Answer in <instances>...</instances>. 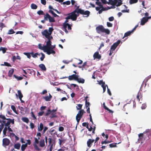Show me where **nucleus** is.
<instances>
[{"label": "nucleus", "mask_w": 151, "mask_h": 151, "mask_svg": "<svg viewBox=\"0 0 151 151\" xmlns=\"http://www.w3.org/2000/svg\"><path fill=\"white\" fill-rule=\"evenodd\" d=\"M7 50V49L5 47H1L0 48V50L2 51L3 53H5Z\"/></svg>", "instance_id": "obj_37"}, {"label": "nucleus", "mask_w": 151, "mask_h": 151, "mask_svg": "<svg viewBox=\"0 0 151 151\" xmlns=\"http://www.w3.org/2000/svg\"><path fill=\"white\" fill-rule=\"evenodd\" d=\"M94 141V139H89L87 141V146L89 147H91L92 145V144Z\"/></svg>", "instance_id": "obj_20"}, {"label": "nucleus", "mask_w": 151, "mask_h": 151, "mask_svg": "<svg viewBox=\"0 0 151 151\" xmlns=\"http://www.w3.org/2000/svg\"><path fill=\"white\" fill-rule=\"evenodd\" d=\"M138 25H136L135 27L131 31H129L125 33L124 37L123 38H124L125 37H127L129 35L132 33H133L134 31L136 29L137 27H138Z\"/></svg>", "instance_id": "obj_15"}, {"label": "nucleus", "mask_w": 151, "mask_h": 151, "mask_svg": "<svg viewBox=\"0 0 151 151\" xmlns=\"http://www.w3.org/2000/svg\"><path fill=\"white\" fill-rule=\"evenodd\" d=\"M52 97V96L50 93H49V96H43L42 99H44L46 101H50Z\"/></svg>", "instance_id": "obj_19"}, {"label": "nucleus", "mask_w": 151, "mask_h": 151, "mask_svg": "<svg viewBox=\"0 0 151 151\" xmlns=\"http://www.w3.org/2000/svg\"><path fill=\"white\" fill-rule=\"evenodd\" d=\"M15 33V32L12 29H10L8 33H7V34L10 35L13 34Z\"/></svg>", "instance_id": "obj_44"}, {"label": "nucleus", "mask_w": 151, "mask_h": 151, "mask_svg": "<svg viewBox=\"0 0 151 151\" xmlns=\"http://www.w3.org/2000/svg\"><path fill=\"white\" fill-rule=\"evenodd\" d=\"M121 41L120 40H118L117 42L114 43L111 47L110 50L111 51H113L116 48L118 45L120 43Z\"/></svg>", "instance_id": "obj_12"}, {"label": "nucleus", "mask_w": 151, "mask_h": 151, "mask_svg": "<svg viewBox=\"0 0 151 151\" xmlns=\"http://www.w3.org/2000/svg\"><path fill=\"white\" fill-rule=\"evenodd\" d=\"M48 140L49 141V145L52 144V139L51 137H50L48 139Z\"/></svg>", "instance_id": "obj_52"}, {"label": "nucleus", "mask_w": 151, "mask_h": 151, "mask_svg": "<svg viewBox=\"0 0 151 151\" xmlns=\"http://www.w3.org/2000/svg\"><path fill=\"white\" fill-rule=\"evenodd\" d=\"M106 86L107 87H107H108V86L107 85H106V84H105V85H101V87H102V88H103V93L104 92L106 91Z\"/></svg>", "instance_id": "obj_41"}, {"label": "nucleus", "mask_w": 151, "mask_h": 151, "mask_svg": "<svg viewBox=\"0 0 151 151\" xmlns=\"http://www.w3.org/2000/svg\"><path fill=\"white\" fill-rule=\"evenodd\" d=\"M35 142L33 144V145L35 149L37 151H39L40 150V149L39 147L37 144L39 143V139H40V137H38V138H35Z\"/></svg>", "instance_id": "obj_10"}, {"label": "nucleus", "mask_w": 151, "mask_h": 151, "mask_svg": "<svg viewBox=\"0 0 151 151\" xmlns=\"http://www.w3.org/2000/svg\"><path fill=\"white\" fill-rule=\"evenodd\" d=\"M31 6L32 9H36L37 8V6L36 4H32Z\"/></svg>", "instance_id": "obj_39"}, {"label": "nucleus", "mask_w": 151, "mask_h": 151, "mask_svg": "<svg viewBox=\"0 0 151 151\" xmlns=\"http://www.w3.org/2000/svg\"><path fill=\"white\" fill-rule=\"evenodd\" d=\"M30 128L32 129H33L34 127H35V125L34 124L32 123V122H31L30 124Z\"/></svg>", "instance_id": "obj_55"}, {"label": "nucleus", "mask_w": 151, "mask_h": 151, "mask_svg": "<svg viewBox=\"0 0 151 151\" xmlns=\"http://www.w3.org/2000/svg\"><path fill=\"white\" fill-rule=\"evenodd\" d=\"M72 61V59L70 60H63L62 62L65 64H68L69 63L71 62Z\"/></svg>", "instance_id": "obj_31"}, {"label": "nucleus", "mask_w": 151, "mask_h": 151, "mask_svg": "<svg viewBox=\"0 0 151 151\" xmlns=\"http://www.w3.org/2000/svg\"><path fill=\"white\" fill-rule=\"evenodd\" d=\"M47 93V91L46 90H44L42 91V93L40 94L42 95H44L46 93Z\"/></svg>", "instance_id": "obj_64"}, {"label": "nucleus", "mask_w": 151, "mask_h": 151, "mask_svg": "<svg viewBox=\"0 0 151 151\" xmlns=\"http://www.w3.org/2000/svg\"><path fill=\"white\" fill-rule=\"evenodd\" d=\"M151 19V16L150 17H144L142 18V25H143L148 21L149 19Z\"/></svg>", "instance_id": "obj_16"}, {"label": "nucleus", "mask_w": 151, "mask_h": 151, "mask_svg": "<svg viewBox=\"0 0 151 151\" xmlns=\"http://www.w3.org/2000/svg\"><path fill=\"white\" fill-rule=\"evenodd\" d=\"M3 144L5 146H8L10 142V140L7 138H4L3 139Z\"/></svg>", "instance_id": "obj_18"}, {"label": "nucleus", "mask_w": 151, "mask_h": 151, "mask_svg": "<svg viewBox=\"0 0 151 151\" xmlns=\"http://www.w3.org/2000/svg\"><path fill=\"white\" fill-rule=\"evenodd\" d=\"M78 77L79 76L78 75L73 74L72 75L69 76L68 78V79L70 81H71L73 80H74L75 81H76Z\"/></svg>", "instance_id": "obj_17"}, {"label": "nucleus", "mask_w": 151, "mask_h": 151, "mask_svg": "<svg viewBox=\"0 0 151 151\" xmlns=\"http://www.w3.org/2000/svg\"><path fill=\"white\" fill-rule=\"evenodd\" d=\"M14 76L17 79L18 81L21 80L23 79V77L22 76H18L15 75H14Z\"/></svg>", "instance_id": "obj_36"}, {"label": "nucleus", "mask_w": 151, "mask_h": 151, "mask_svg": "<svg viewBox=\"0 0 151 151\" xmlns=\"http://www.w3.org/2000/svg\"><path fill=\"white\" fill-rule=\"evenodd\" d=\"M57 110V108L55 109L51 110L50 109H48L46 111V113L45 115V116H47L49 114H51L52 116H50V117L51 118H56L57 117L56 115V112Z\"/></svg>", "instance_id": "obj_7"}, {"label": "nucleus", "mask_w": 151, "mask_h": 151, "mask_svg": "<svg viewBox=\"0 0 151 151\" xmlns=\"http://www.w3.org/2000/svg\"><path fill=\"white\" fill-rule=\"evenodd\" d=\"M63 26L65 29V31L66 33L68 32L66 29L67 27H68V30H70L71 29V27L72 26V25L69 24L67 23H64L63 24Z\"/></svg>", "instance_id": "obj_13"}, {"label": "nucleus", "mask_w": 151, "mask_h": 151, "mask_svg": "<svg viewBox=\"0 0 151 151\" xmlns=\"http://www.w3.org/2000/svg\"><path fill=\"white\" fill-rule=\"evenodd\" d=\"M70 1H67L65 2H63V4H66L67 5H69L70 4Z\"/></svg>", "instance_id": "obj_61"}, {"label": "nucleus", "mask_w": 151, "mask_h": 151, "mask_svg": "<svg viewBox=\"0 0 151 151\" xmlns=\"http://www.w3.org/2000/svg\"><path fill=\"white\" fill-rule=\"evenodd\" d=\"M5 126L4 124L0 123V132H1L3 129L4 128V126Z\"/></svg>", "instance_id": "obj_45"}, {"label": "nucleus", "mask_w": 151, "mask_h": 151, "mask_svg": "<svg viewBox=\"0 0 151 151\" xmlns=\"http://www.w3.org/2000/svg\"><path fill=\"white\" fill-rule=\"evenodd\" d=\"M112 59V57H109L108 59L106 60H108L106 62V63H105L106 65H108L110 62L111 60Z\"/></svg>", "instance_id": "obj_38"}, {"label": "nucleus", "mask_w": 151, "mask_h": 151, "mask_svg": "<svg viewBox=\"0 0 151 151\" xmlns=\"http://www.w3.org/2000/svg\"><path fill=\"white\" fill-rule=\"evenodd\" d=\"M38 47L40 49L43 50L44 51V52H46V50L45 46H42L41 44H39L38 45Z\"/></svg>", "instance_id": "obj_27"}, {"label": "nucleus", "mask_w": 151, "mask_h": 151, "mask_svg": "<svg viewBox=\"0 0 151 151\" xmlns=\"http://www.w3.org/2000/svg\"><path fill=\"white\" fill-rule=\"evenodd\" d=\"M64 129L63 127L60 126L59 127L58 129V130L60 132H62L64 130Z\"/></svg>", "instance_id": "obj_57"}, {"label": "nucleus", "mask_w": 151, "mask_h": 151, "mask_svg": "<svg viewBox=\"0 0 151 151\" xmlns=\"http://www.w3.org/2000/svg\"><path fill=\"white\" fill-rule=\"evenodd\" d=\"M96 4L100 7H102V4L99 1V0H97L96 2Z\"/></svg>", "instance_id": "obj_46"}, {"label": "nucleus", "mask_w": 151, "mask_h": 151, "mask_svg": "<svg viewBox=\"0 0 151 151\" xmlns=\"http://www.w3.org/2000/svg\"><path fill=\"white\" fill-rule=\"evenodd\" d=\"M93 57H101L99 55V53L98 52H96L93 55Z\"/></svg>", "instance_id": "obj_59"}, {"label": "nucleus", "mask_w": 151, "mask_h": 151, "mask_svg": "<svg viewBox=\"0 0 151 151\" xmlns=\"http://www.w3.org/2000/svg\"><path fill=\"white\" fill-rule=\"evenodd\" d=\"M83 105L81 104H78L76 107L77 110H81L82 108Z\"/></svg>", "instance_id": "obj_34"}, {"label": "nucleus", "mask_w": 151, "mask_h": 151, "mask_svg": "<svg viewBox=\"0 0 151 151\" xmlns=\"http://www.w3.org/2000/svg\"><path fill=\"white\" fill-rule=\"evenodd\" d=\"M131 107V106H130L129 104H125L123 108V110L124 111H126V110H129L130 109Z\"/></svg>", "instance_id": "obj_21"}, {"label": "nucleus", "mask_w": 151, "mask_h": 151, "mask_svg": "<svg viewBox=\"0 0 151 151\" xmlns=\"http://www.w3.org/2000/svg\"><path fill=\"white\" fill-rule=\"evenodd\" d=\"M98 83L100 85H101V86L102 85H105V82H103L102 80L100 81Z\"/></svg>", "instance_id": "obj_54"}, {"label": "nucleus", "mask_w": 151, "mask_h": 151, "mask_svg": "<svg viewBox=\"0 0 151 151\" xmlns=\"http://www.w3.org/2000/svg\"><path fill=\"white\" fill-rule=\"evenodd\" d=\"M110 142H109L108 141H106V140H105L104 141H102V142H101V144L102 145H103L104 144H106L109 143Z\"/></svg>", "instance_id": "obj_51"}, {"label": "nucleus", "mask_w": 151, "mask_h": 151, "mask_svg": "<svg viewBox=\"0 0 151 151\" xmlns=\"http://www.w3.org/2000/svg\"><path fill=\"white\" fill-rule=\"evenodd\" d=\"M21 145L19 143H17L14 145V148L17 150H19L20 147Z\"/></svg>", "instance_id": "obj_29"}, {"label": "nucleus", "mask_w": 151, "mask_h": 151, "mask_svg": "<svg viewBox=\"0 0 151 151\" xmlns=\"http://www.w3.org/2000/svg\"><path fill=\"white\" fill-rule=\"evenodd\" d=\"M120 143H121L120 142L118 143H113L109 144V147L111 148L116 147L117 146L116 145Z\"/></svg>", "instance_id": "obj_26"}, {"label": "nucleus", "mask_w": 151, "mask_h": 151, "mask_svg": "<svg viewBox=\"0 0 151 151\" xmlns=\"http://www.w3.org/2000/svg\"><path fill=\"white\" fill-rule=\"evenodd\" d=\"M17 92L18 95H17V94H16V96L17 97L18 96L19 99L21 100V99H22V98L23 97V95L22 94L20 90H18Z\"/></svg>", "instance_id": "obj_22"}, {"label": "nucleus", "mask_w": 151, "mask_h": 151, "mask_svg": "<svg viewBox=\"0 0 151 151\" xmlns=\"http://www.w3.org/2000/svg\"><path fill=\"white\" fill-rule=\"evenodd\" d=\"M23 53L27 57H31V56L32 57H37V56L44 57L45 56L44 54L42 53H36L34 54L33 52H24Z\"/></svg>", "instance_id": "obj_8"}, {"label": "nucleus", "mask_w": 151, "mask_h": 151, "mask_svg": "<svg viewBox=\"0 0 151 151\" xmlns=\"http://www.w3.org/2000/svg\"><path fill=\"white\" fill-rule=\"evenodd\" d=\"M39 67L42 70L45 71L46 68L45 65L43 64H41L39 65Z\"/></svg>", "instance_id": "obj_24"}, {"label": "nucleus", "mask_w": 151, "mask_h": 151, "mask_svg": "<svg viewBox=\"0 0 151 151\" xmlns=\"http://www.w3.org/2000/svg\"><path fill=\"white\" fill-rule=\"evenodd\" d=\"M5 127H8L7 128V129H8L9 132H12L13 130L11 129V128L10 127V125H9L8 126H5Z\"/></svg>", "instance_id": "obj_50"}, {"label": "nucleus", "mask_w": 151, "mask_h": 151, "mask_svg": "<svg viewBox=\"0 0 151 151\" xmlns=\"http://www.w3.org/2000/svg\"><path fill=\"white\" fill-rule=\"evenodd\" d=\"M22 120L24 122L26 123H28L29 122V120L26 117H23L22 118Z\"/></svg>", "instance_id": "obj_32"}, {"label": "nucleus", "mask_w": 151, "mask_h": 151, "mask_svg": "<svg viewBox=\"0 0 151 151\" xmlns=\"http://www.w3.org/2000/svg\"><path fill=\"white\" fill-rule=\"evenodd\" d=\"M31 115L34 118V119H37L36 117L35 116L33 112L32 111L31 112Z\"/></svg>", "instance_id": "obj_58"}, {"label": "nucleus", "mask_w": 151, "mask_h": 151, "mask_svg": "<svg viewBox=\"0 0 151 151\" xmlns=\"http://www.w3.org/2000/svg\"><path fill=\"white\" fill-rule=\"evenodd\" d=\"M27 147V144H22L21 146V149L22 151H24L26 149V147Z\"/></svg>", "instance_id": "obj_33"}, {"label": "nucleus", "mask_w": 151, "mask_h": 151, "mask_svg": "<svg viewBox=\"0 0 151 151\" xmlns=\"http://www.w3.org/2000/svg\"><path fill=\"white\" fill-rule=\"evenodd\" d=\"M137 1L138 0H130L129 3L130 4H132L137 2Z\"/></svg>", "instance_id": "obj_47"}, {"label": "nucleus", "mask_w": 151, "mask_h": 151, "mask_svg": "<svg viewBox=\"0 0 151 151\" xmlns=\"http://www.w3.org/2000/svg\"><path fill=\"white\" fill-rule=\"evenodd\" d=\"M107 25L109 27H111L112 26V24L109 22H107Z\"/></svg>", "instance_id": "obj_62"}, {"label": "nucleus", "mask_w": 151, "mask_h": 151, "mask_svg": "<svg viewBox=\"0 0 151 151\" xmlns=\"http://www.w3.org/2000/svg\"><path fill=\"white\" fill-rule=\"evenodd\" d=\"M76 81H77L79 83H83L85 82V80L84 79L81 78H78V77Z\"/></svg>", "instance_id": "obj_25"}, {"label": "nucleus", "mask_w": 151, "mask_h": 151, "mask_svg": "<svg viewBox=\"0 0 151 151\" xmlns=\"http://www.w3.org/2000/svg\"><path fill=\"white\" fill-rule=\"evenodd\" d=\"M44 18L46 20H47L48 19L50 22H55L54 18L51 17L48 14H46L45 15Z\"/></svg>", "instance_id": "obj_11"}, {"label": "nucleus", "mask_w": 151, "mask_h": 151, "mask_svg": "<svg viewBox=\"0 0 151 151\" xmlns=\"http://www.w3.org/2000/svg\"><path fill=\"white\" fill-rule=\"evenodd\" d=\"M49 12L51 13L54 16V17H55L56 16H58L55 13H54V12L52 10H49Z\"/></svg>", "instance_id": "obj_48"}, {"label": "nucleus", "mask_w": 151, "mask_h": 151, "mask_svg": "<svg viewBox=\"0 0 151 151\" xmlns=\"http://www.w3.org/2000/svg\"><path fill=\"white\" fill-rule=\"evenodd\" d=\"M0 118L3 120L0 119V123L4 124L5 126H8L11 123L14 124V119L6 118L4 116L0 114Z\"/></svg>", "instance_id": "obj_1"}, {"label": "nucleus", "mask_w": 151, "mask_h": 151, "mask_svg": "<svg viewBox=\"0 0 151 151\" xmlns=\"http://www.w3.org/2000/svg\"><path fill=\"white\" fill-rule=\"evenodd\" d=\"M78 12L79 13L81 14H83L84 15H87V16H86V17H88V16L89 14L90 13V12L88 11H84V10H82L81 9L78 8Z\"/></svg>", "instance_id": "obj_14"}, {"label": "nucleus", "mask_w": 151, "mask_h": 151, "mask_svg": "<svg viewBox=\"0 0 151 151\" xmlns=\"http://www.w3.org/2000/svg\"><path fill=\"white\" fill-rule=\"evenodd\" d=\"M7 130V127H5L4 128L3 130V134L4 135H6V131Z\"/></svg>", "instance_id": "obj_49"}, {"label": "nucleus", "mask_w": 151, "mask_h": 151, "mask_svg": "<svg viewBox=\"0 0 151 151\" xmlns=\"http://www.w3.org/2000/svg\"><path fill=\"white\" fill-rule=\"evenodd\" d=\"M97 32L101 33V32L105 33L107 35H109L110 33V30L107 29H105L103 26L100 25L96 28Z\"/></svg>", "instance_id": "obj_5"}, {"label": "nucleus", "mask_w": 151, "mask_h": 151, "mask_svg": "<svg viewBox=\"0 0 151 151\" xmlns=\"http://www.w3.org/2000/svg\"><path fill=\"white\" fill-rule=\"evenodd\" d=\"M4 64H1V65H5L6 66L8 67H11V65L9 63H8L6 62H4Z\"/></svg>", "instance_id": "obj_43"}, {"label": "nucleus", "mask_w": 151, "mask_h": 151, "mask_svg": "<svg viewBox=\"0 0 151 151\" xmlns=\"http://www.w3.org/2000/svg\"><path fill=\"white\" fill-rule=\"evenodd\" d=\"M102 2L104 4H107L112 5L119 6L122 4L121 0H101Z\"/></svg>", "instance_id": "obj_3"}, {"label": "nucleus", "mask_w": 151, "mask_h": 151, "mask_svg": "<svg viewBox=\"0 0 151 151\" xmlns=\"http://www.w3.org/2000/svg\"><path fill=\"white\" fill-rule=\"evenodd\" d=\"M82 126L83 127H85L87 128H88V126H89V123L87 122H83L82 123Z\"/></svg>", "instance_id": "obj_40"}, {"label": "nucleus", "mask_w": 151, "mask_h": 151, "mask_svg": "<svg viewBox=\"0 0 151 151\" xmlns=\"http://www.w3.org/2000/svg\"><path fill=\"white\" fill-rule=\"evenodd\" d=\"M90 105V104L89 102H88L86 101V102H85V106L86 108L89 107V106Z\"/></svg>", "instance_id": "obj_53"}, {"label": "nucleus", "mask_w": 151, "mask_h": 151, "mask_svg": "<svg viewBox=\"0 0 151 151\" xmlns=\"http://www.w3.org/2000/svg\"><path fill=\"white\" fill-rule=\"evenodd\" d=\"M43 125L42 123H40V126L38 127V130L39 131H41L43 129Z\"/></svg>", "instance_id": "obj_28"}, {"label": "nucleus", "mask_w": 151, "mask_h": 151, "mask_svg": "<svg viewBox=\"0 0 151 151\" xmlns=\"http://www.w3.org/2000/svg\"><path fill=\"white\" fill-rule=\"evenodd\" d=\"M78 8H77L75 11L69 14L68 16L65 17V19H71L73 21L76 20L78 16V13H79L78 11Z\"/></svg>", "instance_id": "obj_2"}, {"label": "nucleus", "mask_w": 151, "mask_h": 151, "mask_svg": "<svg viewBox=\"0 0 151 151\" xmlns=\"http://www.w3.org/2000/svg\"><path fill=\"white\" fill-rule=\"evenodd\" d=\"M84 113H85V112L83 109L80 110L78 112L76 116V119L78 123L79 122L81 118L82 117Z\"/></svg>", "instance_id": "obj_9"}, {"label": "nucleus", "mask_w": 151, "mask_h": 151, "mask_svg": "<svg viewBox=\"0 0 151 151\" xmlns=\"http://www.w3.org/2000/svg\"><path fill=\"white\" fill-rule=\"evenodd\" d=\"M11 108L13 110V111H14V113H15L16 114H18V112L16 111V108L15 106L13 105H12L11 106Z\"/></svg>", "instance_id": "obj_35"}, {"label": "nucleus", "mask_w": 151, "mask_h": 151, "mask_svg": "<svg viewBox=\"0 0 151 151\" xmlns=\"http://www.w3.org/2000/svg\"><path fill=\"white\" fill-rule=\"evenodd\" d=\"M105 109L106 110H107V111H108V112L109 113H111V114H112L113 113V111L112 110L110 109H109L108 107H105Z\"/></svg>", "instance_id": "obj_42"}, {"label": "nucleus", "mask_w": 151, "mask_h": 151, "mask_svg": "<svg viewBox=\"0 0 151 151\" xmlns=\"http://www.w3.org/2000/svg\"><path fill=\"white\" fill-rule=\"evenodd\" d=\"M20 57H12V60L13 61V62H14L16 60H20Z\"/></svg>", "instance_id": "obj_63"}, {"label": "nucleus", "mask_w": 151, "mask_h": 151, "mask_svg": "<svg viewBox=\"0 0 151 151\" xmlns=\"http://www.w3.org/2000/svg\"><path fill=\"white\" fill-rule=\"evenodd\" d=\"M53 30V29L52 27H50L48 30L47 29H45L42 32V34L43 36H44L48 40H50L52 38L50 35Z\"/></svg>", "instance_id": "obj_4"}, {"label": "nucleus", "mask_w": 151, "mask_h": 151, "mask_svg": "<svg viewBox=\"0 0 151 151\" xmlns=\"http://www.w3.org/2000/svg\"><path fill=\"white\" fill-rule=\"evenodd\" d=\"M37 14L39 15H44V14L43 13V12L42 11L40 10L37 12Z\"/></svg>", "instance_id": "obj_60"}, {"label": "nucleus", "mask_w": 151, "mask_h": 151, "mask_svg": "<svg viewBox=\"0 0 151 151\" xmlns=\"http://www.w3.org/2000/svg\"><path fill=\"white\" fill-rule=\"evenodd\" d=\"M50 40H48L47 42L46 45H45L46 50V52L48 55L51 54H54L55 52V51L51 49V44Z\"/></svg>", "instance_id": "obj_6"}, {"label": "nucleus", "mask_w": 151, "mask_h": 151, "mask_svg": "<svg viewBox=\"0 0 151 151\" xmlns=\"http://www.w3.org/2000/svg\"><path fill=\"white\" fill-rule=\"evenodd\" d=\"M53 144H50L48 146H50V151H52V150L53 149Z\"/></svg>", "instance_id": "obj_56"}, {"label": "nucleus", "mask_w": 151, "mask_h": 151, "mask_svg": "<svg viewBox=\"0 0 151 151\" xmlns=\"http://www.w3.org/2000/svg\"><path fill=\"white\" fill-rule=\"evenodd\" d=\"M14 69H11L9 71L8 73V76L10 77H11L13 73L14 72Z\"/></svg>", "instance_id": "obj_30"}, {"label": "nucleus", "mask_w": 151, "mask_h": 151, "mask_svg": "<svg viewBox=\"0 0 151 151\" xmlns=\"http://www.w3.org/2000/svg\"><path fill=\"white\" fill-rule=\"evenodd\" d=\"M39 145L41 147H43L45 145V142L44 139H42L39 141Z\"/></svg>", "instance_id": "obj_23"}]
</instances>
